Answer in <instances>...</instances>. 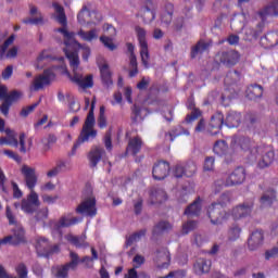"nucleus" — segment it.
<instances>
[{
    "label": "nucleus",
    "mask_w": 278,
    "mask_h": 278,
    "mask_svg": "<svg viewBox=\"0 0 278 278\" xmlns=\"http://www.w3.org/2000/svg\"><path fill=\"white\" fill-rule=\"evenodd\" d=\"M96 104H97V98H93L91 101V108L85 119V124L83 126L80 135L77 141L73 146L72 155H75L77 149H79V147H81L84 142H88L90 138L91 140H94V138H97V130L94 129V105Z\"/></svg>",
    "instance_id": "1"
},
{
    "label": "nucleus",
    "mask_w": 278,
    "mask_h": 278,
    "mask_svg": "<svg viewBox=\"0 0 278 278\" xmlns=\"http://www.w3.org/2000/svg\"><path fill=\"white\" fill-rule=\"evenodd\" d=\"M247 179V169L244 167L239 166L233 169V172L224 179H217L214 182L215 192H220L223 188H231L233 186H240L244 184Z\"/></svg>",
    "instance_id": "2"
},
{
    "label": "nucleus",
    "mask_w": 278,
    "mask_h": 278,
    "mask_svg": "<svg viewBox=\"0 0 278 278\" xmlns=\"http://www.w3.org/2000/svg\"><path fill=\"white\" fill-rule=\"evenodd\" d=\"M258 155H262V160L258 161L257 166L260 168H268L275 162V148L261 143L257 148L251 150V157L257 160Z\"/></svg>",
    "instance_id": "3"
},
{
    "label": "nucleus",
    "mask_w": 278,
    "mask_h": 278,
    "mask_svg": "<svg viewBox=\"0 0 278 278\" xmlns=\"http://www.w3.org/2000/svg\"><path fill=\"white\" fill-rule=\"evenodd\" d=\"M55 79V72L51 68H47L42 74L35 76L34 80L30 84L29 89L33 92H38L45 90L47 86H51V83Z\"/></svg>",
    "instance_id": "4"
},
{
    "label": "nucleus",
    "mask_w": 278,
    "mask_h": 278,
    "mask_svg": "<svg viewBox=\"0 0 278 278\" xmlns=\"http://www.w3.org/2000/svg\"><path fill=\"white\" fill-rule=\"evenodd\" d=\"M135 31L140 47L141 62L144 68H150L149 60L151 56L149 54V43L147 42V30L140 26H136Z\"/></svg>",
    "instance_id": "5"
},
{
    "label": "nucleus",
    "mask_w": 278,
    "mask_h": 278,
    "mask_svg": "<svg viewBox=\"0 0 278 278\" xmlns=\"http://www.w3.org/2000/svg\"><path fill=\"white\" fill-rule=\"evenodd\" d=\"M215 61L227 68H233L240 62V52L237 50H223L216 53Z\"/></svg>",
    "instance_id": "6"
},
{
    "label": "nucleus",
    "mask_w": 278,
    "mask_h": 278,
    "mask_svg": "<svg viewBox=\"0 0 278 278\" xmlns=\"http://www.w3.org/2000/svg\"><path fill=\"white\" fill-rule=\"evenodd\" d=\"M207 216L212 225H223L225 220L229 219L231 214L225 212V208L220 204L214 202L207 208Z\"/></svg>",
    "instance_id": "7"
},
{
    "label": "nucleus",
    "mask_w": 278,
    "mask_h": 278,
    "mask_svg": "<svg viewBox=\"0 0 278 278\" xmlns=\"http://www.w3.org/2000/svg\"><path fill=\"white\" fill-rule=\"evenodd\" d=\"M36 251L39 257L49 258L52 255H55V253L60 252V245L58 244L51 245V242H49V239L41 237L37 240Z\"/></svg>",
    "instance_id": "8"
},
{
    "label": "nucleus",
    "mask_w": 278,
    "mask_h": 278,
    "mask_svg": "<svg viewBox=\"0 0 278 278\" xmlns=\"http://www.w3.org/2000/svg\"><path fill=\"white\" fill-rule=\"evenodd\" d=\"M230 147L235 150L240 149V151L248 152L251 155V151L257 149L260 146L255 144V141L249 137L236 136L231 139Z\"/></svg>",
    "instance_id": "9"
},
{
    "label": "nucleus",
    "mask_w": 278,
    "mask_h": 278,
    "mask_svg": "<svg viewBox=\"0 0 278 278\" xmlns=\"http://www.w3.org/2000/svg\"><path fill=\"white\" fill-rule=\"evenodd\" d=\"M40 207V199L38 198V193L36 191H30V193L23 199L21 202V210L25 212V214H34Z\"/></svg>",
    "instance_id": "10"
},
{
    "label": "nucleus",
    "mask_w": 278,
    "mask_h": 278,
    "mask_svg": "<svg viewBox=\"0 0 278 278\" xmlns=\"http://www.w3.org/2000/svg\"><path fill=\"white\" fill-rule=\"evenodd\" d=\"M76 214H83L84 216L94 218V216H97V200L94 198H88L84 200L76 207Z\"/></svg>",
    "instance_id": "11"
},
{
    "label": "nucleus",
    "mask_w": 278,
    "mask_h": 278,
    "mask_svg": "<svg viewBox=\"0 0 278 278\" xmlns=\"http://www.w3.org/2000/svg\"><path fill=\"white\" fill-rule=\"evenodd\" d=\"M71 262L58 268L55 277L56 278H67L68 270H75L79 265V255L75 252H70Z\"/></svg>",
    "instance_id": "12"
},
{
    "label": "nucleus",
    "mask_w": 278,
    "mask_h": 278,
    "mask_svg": "<svg viewBox=\"0 0 278 278\" xmlns=\"http://www.w3.org/2000/svg\"><path fill=\"white\" fill-rule=\"evenodd\" d=\"M170 173V163L166 161H157L152 168V177L156 181H162L168 177Z\"/></svg>",
    "instance_id": "13"
},
{
    "label": "nucleus",
    "mask_w": 278,
    "mask_h": 278,
    "mask_svg": "<svg viewBox=\"0 0 278 278\" xmlns=\"http://www.w3.org/2000/svg\"><path fill=\"white\" fill-rule=\"evenodd\" d=\"M223 125H225V116L223 113H216L211 117L206 131L210 136H218L220 129H223Z\"/></svg>",
    "instance_id": "14"
},
{
    "label": "nucleus",
    "mask_w": 278,
    "mask_h": 278,
    "mask_svg": "<svg viewBox=\"0 0 278 278\" xmlns=\"http://www.w3.org/2000/svg\"><path fill=\"white\" fill-rule=\"evenodd\" d=\"M22 175H24L26 187L34 191L36 188V184H38V176H36V168L29 167L27 165H23L22 167Z\"/></svg>",
    "instance_id": "15"
},
{
    "label": "nucleus",
    "mask_w": 278,
    "mask_h": 278,
    "mask_svg": "<svg viewBox=\"0 0 278 278\" xmlns=\"http://www.w3.org/2000/svg\"><path fill=\"white\" fill-rule=\"evenodd\" d=\"M105 149L102 147L96 146L91 148L87 155L90 168H97V165L101 162V160H103V157H105Z\"/></svg>",
    "instance_id": "16"
},
{
    "label": "nucleus",
    "mask_w": 278,
    "mask_h": 278,
    "mask_svg": "<svg viewBox=\"0 0 278 278\" xmlns=\"http://www.w3.org/2000/svg\"><path fill=\"white\" fill-rule=\"evenodd\" d=\"M68 77L71 81H73V84H76V86H79V88H83V90L92 88V86H94V80L92 75H88L84 78L83 74L74 73L73 76L68 74Z\"/></svg>",
    "instance_id": "17"
},
{
    "label": "nucleus",
    "mask_w": 278,
    "mask_h": 278,
    "mask_svg": "<svg viewBox=\"0 0 278 278\" xmlns=\"http://www.w3.org/2000/svg\"><path fill=\"white\" fill-rule=\"evenodd\" d=\"M251 212H253V202H244L232 208L231 216L233 220H240V218L251 216Z\"/></svg>",
    "instance_id": "18"
},
{
    "label": "nucleus",
    "mask_w": 278,
    "mask_h": 278,
    "mask_svg": "<svg viewBox=\"0 0 278 278\" xmlns=\"http://www.w3.org/2000/svg\"><path fill=\"white\" fill-rule=\"evenodd\" d=\"M127 51L129 53V66L130 70L128 72L129 77H136L139 73L138 71V59L136 58V46L134 43H126Z\"/></svg>",
    "instance_id": "19"
},
{
    "label": "nucleus",
    "mask_w": 278,
    "mask_h": 278,
    "mask_svg": "<svg viewBox=\"0 0 278 278\" xmlns=\"http://www.w3.org/2000/svg\"><path fill=\"white\" fill-rule=\"evenodd\" d=\"M140 16L143 18V23H153L155 21V3L151 0L146 1L140 10Z\"/></svg>",
    "instance_id": "20"
},
{
    "label": "nucleus",
    "mask_w": 278,
    "mask_h": 278,
    "mask_svg": "<svg viewBox=\"0 0 278 278\" xmlns=\"http://www.w3.org/2000/svg\"><path fill=\"white\" fill-rule=\"evenodd\" d=\"M100 71V79L104 88H111L114 85V80H112V70H110V65L108 63H102L98 65Z\"/></svg>",
    "instance_id": "21"
},
{
    "label": "nucleus",
    "mask_w": 278,
    "mask_h": 278,
    "mask_svg": "<svg viewBox=\"0 0 278 278\" xmlns=\"http://www.w3.org/2000/svg\"><path fill=\"white\" fill-rule=\"evenodd\" d=\"M264 244V231L263 230H255L251 233L250 238L248 239V249L250 251H257L260 247Z\"/></svg>",
    "instance_id": "22"
},
{
    "label": "nucleus",
    "mask_w": 278,
    "mask_h": 278,
    "mask_svg": "<svg viewBox=\"0 0 278 278\" xmlns=\"http://www.w3.org/2000/svg\"><path fill=\"white\" fill-rule=\"evenodd\" d=\"M257 16H260L263 22L266 21L268 16H278V0H274L265 8L261 9L257 12Z\"/></svg>",
    "instance_id": "23"
},
{
    "label": "nucleus",
    "mask_w": 278,
    "mask_h": 278,
    "mask_svg": "<svg viewBox=\"0 0 278 278\" xmlns=\"http://www.w3.org/2000/svg\"><path fill=\"white\" fill-rule=\"evenodd\" d=\"M168 200V195L166 191L162 188H152L150 190V200L149 205H157L160 203H164V201Z\"/></svg>",
    "instance_id": "24"
},
{
    "label": "nucleus",
    "mask_w": 278,
    "mask_h": 278,
    "mask_svg": "<svg viewBox=\"0 0 278 278\" xmlns=\"http://www.w3.org/2000/svg\"><path fill=\"white\" fill-rule=\"evenodd\" d=\"M16 276H10L8 275V271H5V268H3L2 265H0V278H27V275H29V270L27 269V265L25 263H20L15 267Z\"/></svg>",
    "instance_id": "25"
},
{
    "label": "nucleus",
    "mask_w": 278,
    "mask_h": 278,
    "mask_svg": "<svg viewBox=\"0 0 278 278\" xmlns=\"http://www.w3.org/2000/svg\"><path fill=\"white\" fill-rule=\"evenodd\" d=\"M155 262L159 268H168L170 266V252L166 248L156 251Z\"/></svg>",
    "instance_id": "26"
},
{
    "label": "nucleus",
    "mask_w": 278,
    "mask_h": 278,
    "mask_svg": "<svg viewBox=\"0 0 278 278\" xmlns=\"http://www.w3.org/2000/svg\"><path fill=\"white\" fill-rule=\"evenodd\" d=\"M260 45L264 49H273L278 45V31H269L265 36L261 37Z\"/></svg>",
    "instance_id": "27"
},
{
    "label": "nucleus",
    "mask_w": 278,
    "mask_h": 278,
    "mask_svg": "<svg viewBox=\"0 0 278 278\" xmlns=\"http://www.w3.org/2000/svg\"><path fill=\"white\" fill-rule=\"evenodd\" d=\"M264 23H266V21H262L261 23H258L256 25L257 29H254L253 27H245L244 40H248L249 42H251V40H257V38H260V34L264 29Z\"/></svg>",
    "instance_id": "28"
},
{
    "label": "nucleus",
    "mask_w": 278,
    "mask_h": 278,
    "mask_svg": "<svg viewBox=\"0 0 278 278\" xmlns=\"http://www.w3.org/2000/svg\"><path fill=\"white\" fill-rule=\"evenodd\" d=\"M240 123H242V114L236 111L228 112L225 119L226 127L233 129L235 127H240Z\"/></svg>",
    "instance_id": "29"
},
{
    "label": "nucleus",
    "mask_w": 278,
    "mask_h": 278,
    "mask_svg": "<svg viewBox=\"0 0 278 278\" xmlns=\"http://www.w3.org/2000/svg\"><path fill=\"white\" fill-rule=\"evenodd\" d=\"M263 94H264V88L261 85H251L245 90V97L250 101L262 99Z\"/></svg>",
    "instance_id": "30"
},
{
    "label": "nucleus",
    "mask_w": 278,
    "mask_h": 278,
    "mask_svg": "<svg viewBox=\"0 0 278 278\" xmlns=\"http://www.w3.org/2000/svg\"><path fill=\"white\" fill-rule=\"evenodd\" d=\"M212 268V261L205 258H199L194 265L193 270L195 275H205Z\"/></svg>",
    "instance_id": "31"
},
{
    "label": "nucleus",
    "mask_w": 278,
    "mask_h": 278,
    "mask_svg": "<svg viewBox=\"0 0 278 278\" xmlns=\"http://www.w3.org/2000/svg\"><path fill=\"white\" fill-rule=\"evenodd\" d=\"M201 203H203V200L201 197H198L185 210V216H200L201 214Z\"/></svg>",
    "instance_id": "32"
},
{
    "label": "nucleus",
    "mask_w": 278,
    "mask_h": 278,
    "mask_svg": "<svg viewBox=\"0 0 278 278\" xmlns=\"http://www.w3.org/2000/svg\"><path fill=\"white\" fill-rule=\"evenodd\" d=\"M212 47V43L205 42L204 40L198 41L192 48L190 52L191 60H194L197 55H202V53H205Z\"/></svg>",
    "instance_id": "33"
},
{
    "label": "nucleus",
    "mask_w": 278,
    "mask_h": 278,
    "mask_svg": "<svg viewBox=\"0 0 278 278\" xmlns=\"http://www.w3.org/2000/svg\"><path fill=\"white\" fill-rule=\"evenodd\" d=\"M79 223H81V219H79L78 217L68 218L66 216H62L54 225V228L56 231H60V229L62 228L73 227L74 225H79Z\"/></svg>",
    "instance_id": "34"
},
{
    "label": "nucleus",
    "mask_w": 278,
    "mask_h": 278,
    "mask_svg": "<svg viewBox=\"0 0 278 278\" xmlns=\"http://www.w3.org/2000/svg\"><path fill=\"white\" fill-rule=\"evenodd\" d=\"M141 150H142V138L134 137L129 139L128 146H127L128 153H131V155L136 156L140 153Z\"/></svg>",
    "instance_id": "35"
},
{
    "label": "nucleus",
    "mask_w": 278,
    "mask_h": 278,
    "mask_svg": "<svg viewBox=\"0 0 278 278\" xmlns=\"http://www.w3.org/2000/svg\"><path fill=\"white\" fill-rule=\"evenodd\" d=\"M71 47L64 49L65 55L70 61V66L73 68V73H77V68H79V54L77 51H71Z\"/></svg>",
    "instance_id": "36"
},
{
    "label": "nucleus",
    "mask_w": 278,
    "mask_h": 278,
    "mask_svg": "<svg viewBox=\"0 0 278 278\" xmlns=\"http://www.w3.org/2000/svg\"><path fill=\"white\" fill-rule=\"evenodd\" d=\"M58 31L64 36L65 47H71V45H76V47H81V43L75 40V33L68 31L66 27L58 28Z\"/></svg>",
    "instance_id": "37"
},
{
    "label": "nucleus",
    "mask_w": 278,
    "mask_h": 278,
    "mask_svg": "<svg viewBox=\"0 0 278 278\" xmlns=\"http://www.w3.org/2000/svg\"><path fill=\"white\" fill-rule=\"evenodd\" d=\"M179 136H190V131L182 126H176L165 134V138H169L170 142H175V138H179Z\"/></svg>",
    "instance_id": "38"
},
{
    "label": "nucleus",
    "mask_w": 278,
    "mask_h": 278,
    "mask_svg": "<svg viewBox=\"0 0 278 278\" xmlns=\"http://www.w3.org/2000/svg\"><path fill=\"white\" fill-rule=\"evenodd\" d=\"M188 110H192L191 114H188L186 116V123H194V121H199V118H201V110L194 108V101L189 100L188 101V105H187Z\"/></svg>",
    "instance_id": "39"
},
{
    "label": "nucleus",
    "mask_w": 278,
    "mask_h": 278,
    "mask_svg": "<svg viewBox=\"0 0 278 278\" xmlns=\"http://www.w3.org/2000/svg\"><path fill=\"white\" fill-rule=\"evenodd\" d=\"M175 12V5L173 3L165 4V10L161 14V22L165 25L173 23V14Z\"/></svg>",
    "instance_id": "40"
},
{
    "label": "nucleus",
    "mask_w": 278,
    "mask_h": 278,
    "mask_svg": "<svg viewBox=\"0 0 278 278\" xmlns=\"http://www.w3.org/2000/svg\"><path fill=\"white\" fill-rule=\"evenodd\" d=\"M92 12L88 9L87 5H83L81 10L77 15V21L80 25H90V16Z\"/></svg>",
    "instance_id": "41"
},
{
    "label": "nucleus",
    "mask_w": 278,
    "mask_h": 278,
    "mask_svg": "<svg viewBox=\"0 0 278 278\" xmlns=\"http://www.w3.org/2000/svg\"><path fill=\"white\" fill-rule=\"evenodd\" d=\"M52 8H54L58 16L56 20L58 22L63 25V27H66L67 25V20H66V13L64 12V7L60 5L58 2L52 3Z\"/></svg>",
    "instance_id": "42"
},
{
    "label": "nucleus",
    "mask_w": 278,
    "mask_h": 278,
    "mask_svg": "<svg viewBox=\"0 0 278 278\" xmlns=\"http://www.w3.org/2000/svg\"><path fill=\"white\" fill-rule=\"evenodd\" d=\"M7 238H11L9 244H13V247H18V244H24L25 230L18 229L14 232L13 236H8Z\"/></svg>",
    "instance_id": "43"
},
{
    "label": "nucleus",
    "mask_w": 278,
    "mask_h": 278,
    "mask_svg": "<svg viewBox=\"0 0 278 278\" xmlns=\"http://www.w3.org/2000/svg\"><path fill=\"white\" fill-rule=\"evenodd\" d=\"M77 36H79L81 40H85V42H92V40H97L99 38V35H97V28H93L89 31L80 29L77 33Z\"/></svg>",
    "instance_id": "44"
},
{
    "label": "nucleus",
    "mask_w": 278,
    "mask_h": 278,
    "mask_svg": "<svg viewBox=\"0 0 278 278\" xmlns=\"http://www.w3.org/2000/svg\"><path fill=\"white\" fill-rule=\"evenodd\" d=\"M275 199H277L275 190H270L269 193L263 194L260 200L262 207H270V205L275 203Z\"/></svg>",
    "instance_id": "45"
},
{
    "label": "nucleus",
    "mask_w": 278,
    "mask_h": 278,
    "mask_svg": "<svg viewBox=\"0 0 278 278\" xmlns=\"http://www.w3.org/2000/svg\"><path fill=\"white\" fill-rule=\"evenodd\" d=\"M144 236H147V229H141V230L130 235L126 239V247H131V244H134V242H140V240H142V238H144Z\"/></svg>",
    "instance_id": "46"
},
{
    "label": "nucleus",
    "mask_w": 278,
    "mask_h": 278,
    "mask_svg": "<svg viewBox=\"0 0 278 278\" xmlns=\"http://www.w3.org/2000/svg\"><path fill=\"white\" fill-rule=\"evenodd\" d=\"M228 149H229V146L227 144V141H225V140L216 141L213 147V151H214V153H216V155H225V153H227Z\"/></svg>",
    "instance_id": "47"
},
{
    "label": "nucleus",
    "mask_w": 278,
    "mask_h": 278,
    "mask_svg": "<svg viewBox=\"0 0 278 278\" xmlns=\"http://www.w3.org/2000/svg\"><path fill=\"white\" fill-rule=\"evenodd\" d=\"M173 226L168 222H160L156 224L152 230L153 236H160V233H164V231H168Z\"/></svg>",
    "instance_id": "48"
},
{
    "label": "nucleus",
    "mask_w": 278,
    "mask_h": 278,
    "mask_svg": "<svg viewBox=\"0 0 278 278\" xmlns=\"http://www.w3.org/2000/svg\"><path fill=\"white\" fill-rule=\"evenodd\" d=\"M240 233H242V228L235 225L228 230V240L229 242H236V240L240 239Z\"/></svg>",
    "instance_id": "49"
},
{
    "label": "nucleus",
    "mask_w": 278,
    "mask_h": 278,
    "mask_svg": "<svg viewBox=\"0 0 278 278\" xmlns=\"http://www.w3.org/2000/svg\"><path fill=\"white\" fill-rule=\"evenodd\" d=\"M238 99V93H231L229 89H225L222 94V103L225 108H229L231 105V100Z\"/></svg>",
    "instance_id": "50"
},
{
    "label": "nucleus",
    "mask_w": 278,
    "mask_h": 278,
    "mask_svg": "<svg viewBox=\"0 0 278 278\" xmlns=\"http://www.w3.org/2000/svg\"><path fill=\"white\" fill-rule=\"evenodd\" d=\"M240 79V72L238 71H230L227 73L225 79H224V84L226 86H231L233 84H236V81Z\"/></svg>",
    "instance_id": "51"
},
{
    "label": "nucleus",
    "mask_w": 278,
    "mask_h": 278,
    "mask_svg": "<svg viewBox=\"0 0 278 278\" xmlns=\"http://www.w3.org/2000/svg\"><path fill=\"white\" fill-rule=\"evenodd\" d=\"M3 134H5L10 140V147H15L18 148V139H16V132L14 130H12L11 128H5L4 126V130Z\"/></svg>",
    "instance_id": "52"
},
{
    "label": "nucleus",
    "mask_w": 278,
    "mask_h": 278,
    "mask_svg": "<svg viewBox=\"0 0 278 278\" xmlns=\"http://www.w3.org/2000/svg\"><path fill=\"white\" fill-rule=\"evenodd\" d=\"M173 175L176 179H181V177H186V163H178L174 166Z\"/></svg>",
    "instance_id": "53"
},
{
    "label": "nucleus",
    "mask_w": 278,
    "mask_h": 278,
    "mask_svg": "<svg viewBox=\"0 0 278 278\" xmlns=\"http://www.w3.org/2000/svg\"><path fill=\"white\" fill-rule=\"evenodd\" d=\"M14 40H16L15 35H11L0 47V58L3 59V55H5V51H8V48L10 45H14Z\"/></svg>",
    "instance_id": "54"
},
{
    "label": "nucleus",
    "mask_w": 278,
    "mask_h": 278,
    "mask_svg": "<svg viewBox=\"0 0 278 278\" xmlns=\"http://www.w3.org/2000/svg\"><path fill=\"white\" fill-rule=\"evenodd\" d=\"M98 127H100V129H105V127H108V118L105 117V106L100 108Z\"/></svg>",
    "instance_id": "55"
},
{
    "label": "nucleus",
    "mask_w": 278,
    "mask_h": 278,
    "mask_svg": "<svg viewBox=\"0 0 278 278\" xmlns=\"http://www.w3.org/2000/svg\"><path fill=\"white\" fill-rule=\"evenodd\" d=\"M142 110L138 105L132 106V116H131V123L134 125L138 124L139 121H142Z\"/></svg>",
    "instance_id": "56"
},
{
    "label": "nucleus",
    "mask_w": 278,
    "mask_h": 278,
    "mask_svg": "<svg viewBox=\"0 0 278 278\" xmlns=\"http://www.w3.org/2000/svg\"><path fill=\"white\" fill-rule=\"evenodd\" d=\"M197 164L193 162L185 163V177H194Z\"/></svg>",
    "instance_id": "57"
},
{
    "label": "nucleus",
    "mask_w": 278,
    "mask_h": 278,
    "mask_svg": "<svg viewBox=\"0 0 278 278\" xmlns=\"http://www.w3.org/2000/svg\"><path fill=\"white\" fill-rule=\"evenodd\" d=\"M100 42L109 50V51H114L116 49V45H114V41L112 38L106 37V36H101L100 37Z\"/></svg>",
    "instance_id": "58"
},
{
    "label": "nucleus",
    "mask_w": 278,
    "mask_h": 278,
    "mask_svg": "<svg viewBox=\"0 0 278 278\" xmlns=\"http://www.w3.org/2000/svg\"><path fill=\"white\" fill-rule=\"evenodd\" d=\"M103 143L109 153H112L114 146L112 144V131H106L103 138Z\"/></svg>",
    "instance_id": "59"
},
{
    "label": "nucleus",
    "mask_w": 278,
    "mask_h": 278,
    "mask_svg": "<svg viewBox=\"0 0 278 278\" xmlns=\"http://www.w3.org/2000/svg\"><path fill=\"white\" fill-rule=\"evenodd\" d=\"M18 99H21V92H18L17 90H13L10 93H7L4 102L12 105V103H14V101H18Z\"/></svg>",
    "instance_id": "60"
},
{
    "label": "nucleus",
    "mask_w": 278,
    "mask_h": 278,
    "mask_svg": "<svg viewBox=\"0 0 278 278\" xmlns=\"http://www.w3.org/2000/svg\"><path fill=\"white\" fill-rule=\"evenodd\" d=\"M40 102L34 103L29 106L23 108L22 111L20 112V116H22L23 118H27V116H29L31 114V112H34V110H36V108H38Z\"/></svg>",
    "instance_id": "61"
},
{
    "label": "nucleus",
    "mask_w": 278,
    "mask_h": 278,
    "mask_svg": "<svg viewBox=\"0 0 278 278\" xmlns=\"http://www.w3.org/2000/svg\"><path fill=\"white\" fill-rule=\"evenodd\" d=\"M197 229V222L195 220H188L182 225V233L188 235L190 231H194Z\"/></svg>",
    "instance_id": "62"
},
{
    "label": "nucleus",
    "mask_w": 278,
    "mask_h": 278,
    "mask_svg": "<svg viewBox=\"0 0 278 278\" xmlns=\"http://www.w3.org/2000/svg\"><path fill=\"white\" fill-rule=\"evenodd\" d=\"M185 277H186V270L178 269V270L169 271L166 276L159 277V278H185Z\"/></svg>",
    "instance_id": "63"
},
{
    "label": "nucleus",
    "mask_w": 278,
    "mask_h": 278,
    "mask_svg": "<svg viewBox=\"0 0 278 278\" xmlns=\"http://www.w3.org/2000/svg\"><path fill=\"white\" fill-rule=\"evenodd\" d=\"M215 203H217L218 205H222V207L225 208L228 203H231V194L230 193H223L219 197V201L215 202Z\"/></svg>",
    "instance_id": "64"
}]
</instances>
